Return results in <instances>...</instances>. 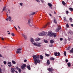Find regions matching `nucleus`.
<instances>
[{
  "label": "nucleus",
  "instance_id": "nucleus-2",
  "mask_svg": "<svg viewBox=\"0 0 73 73\" xmlns=\"http://www.w3.org/2000/svg\"><path fill=\"white\" fill-rule=\"evenodd\" d=\"M33 44L34 46H38V47H41V43L34 42L33 43Z\"/></svg>",
  "mask_w": 73,
  "mask_h": 73
},
{
  "label": "nucleus",
  "instance_id": "nucleus-56",
  "mask_svg": "<svg viewBox=\"0 0 73 73\" xmlns=\"http://www.w3.org/2000/svg\"><path fill=\"white\" fill-rule=\"evenodd\" d=\"M18 28H19V29H20V27H19V26H18Z\"/></svg>",
  "mask_w": 73,
  "mask_h": 73
},
{
  "label": "nucleus",
  "instance_id": "nucleus-55",
  "mask_svg": "<svg viewBox=\"0 0 73 73\" xmlns=\"http://www.w3.org/2000/svg\"><path fill=\"white\" fill-rule=\"evenodd\" d=\"M54 14H56V13L55 11L54 12Z\"/></svg>",
  "mask_w": 73,
  "mask_h": 73
},
{
  "label": "nucleus",
  "instance_id": "nucleus-29",
  "mask_svg": "<svg viewBox=\"0 0 73 73\" xmlns=\"http://www.w3.org/2000/svg\"><path fill=\"white\" fill-rule=\"evenodd\" d=\"M69 20L70 21V22H72V18H70Z\"/></svg>",
  "mask_w": 73,
  "mask_h": 73
},
{
  "label": "nucleus",
  "instance_id": "nucleus-23",
  "mask_svg": "<svg viewBox=\"0 0 73 73\" xmlns=\"http://www.w3.org/2000/svg\"><path fill=\"white\" fill-rule=\"evenodd\" d=\"M48 5L49 7H51L52 6V4L50 3H48Z\"/></svg>",
  "mask_w": 73,
  "mask_h": 73
},
{
  "label": "nucleus",
  "instance_id": "nucleus-8",
  "mask_svg": "<svg viewBox=\"0 0 73 73\" xmlns=\"http://www.w3.org/2000/svg\"><path fill=\"white\" fill-rule=\"evenodd\" d=\"M11 72H12V73H18L16 71L14 70V68H12L11 69Z\"/></svg>",
  "mask_w": 73,
  "mask_h": 73
},
{
  "label": "nucleus",
  "instance_id": "nucleus-58",
  "mask_svg": "<svg viewBox=\"0 0 73 73\" xmlns=\"http://www.w3.org/2000/svg\"><path fill=\"white\" fill-rule=\"evenodd\" d=\"M8 34L9 35H10V33H8Z\"/></svg>",
  "mask_w": 73,
  "mask_h": 73
},
{
  "label": "nucleus",
  "instance_id": "nucleus-15",
  "mask_svg": "<svg viewBox=\"0 0 73 73\" xmlns=\"http://www.w3.org/2000/svg\"><path fill=\"white\" fill-rule=\"evenodd\" d=\"M41 40V38H36L35 39V40L36 41H40Z\"/></svg>",
  "mask_w": 73,
  "mask_h": 73
},
{
  "label": "nucleus",
  "instance_id": "nucleus-53",
  "mask_svg": "<svg viewBox=\"0 0 73 73\" xmlns=\"http://www.w3.org/2000/svg\"><path fill=\"white\" fill-rule=\"evenodd\" d=\"M2 57V56H1V55L0 54V57Z\"/></svg>",
  "mask_w": 73,
  "mask_h": 73
},
{
  "label": "nucleus",
  "instance_id": "nucleus-11",
  "mask_svg": "<svg viewBox=\"0 0 73 73\" xmlns=\"http://www.w3.org/2000/svg\"><path fill=\"white\" fill-rule=\"evenodd\" d=\"M30 41L31 42V44H33V42H34V39L32 38H31Z\"/></svg>",
  "mask_w": 73,
  "mask_h": 73
},
{
  "label": "nucleus",
  "instance_id": "nucleus-3",
  "mask_svg": "<svg viewBox=\"0 0 73 73\" xmlns=\"http://www.w3.org/2000/svg\"><path fill=\"white\" fill-rule=\"evenodd\" d=\"M48 35H50V37H52L53 35L54 37H56V33H52L50 32H48Z\"/></svg>",
  "mask_w": 73,
  "mask_h": 73
},
{
  "label": "nucleus",
  "instance_id": "nucleus-59",
  "mask_svg": "<svg viewBox=\"0 0 73 73\" xmlns=\"http://www.w3.org/2000/svg\"><path fill=\"white\" fill-rule=\"evenodd\" d=\"M9 31H7V32H9Z\"/></svg>",
  "mask_w": 73,
  "mask_h": 73
},
{
  "label": "nucleus",
  "instance_id": "nucleus-6",
  "mask_svg": "<svg viewBox=\"0 0 73 73\" xmlns=\"http://www.w3.org/2000/svg\"><path fill=\"white\" fill-rule=\"evenodd\" d=\"M6 20L7 21H9L10 22L12 21V17L11 16H9L8 18L6 19Z\"/></svg>",
  "mask_w": 73,
  "mask_h": 73
},
{
  "label": "nucleus",
  "instance_id": "nucleus-22",
  "mask_svg": "<svg viewBox=\"0 0 73 73\" xmlns=\"http://www.w3.org/2000/svg\"><path fill=\"white\" fill-rule=\"evenodd\" d=\"M47 65H49V64H50V61H49V60H47Z\"/></svg>",
  "mask_w": 73,
  "mask_h": 73
},
{
  "label": "nucleus",
  "instance_id": "nucleus-5",
  "mask_svg": "<svg viewBox=\"0 0 73 73\" xmlns=\"http://www.w3.org/2000/svg\"><path fill=\"white\" fill-rule=\"evenodd\" d=\"M7 11V13H8V12L9 13H11V10H10V9H7V8H6V7H3V11Z\"/></svg>",
  "mask_w": 73,
  "mask_h": 73
},
{
  "label": "nucleus",
  "instance_id": "nucleus-24",
  "mask_svg": "<svg viewBox=\"0 0 73 73\" xmlns=\"http://www.w3.org/2000/svg\"><path fill=\"white\" fill-rule=\"evenodd\" d=\"M27 66V68L29 69V70H30L31 69V67H30V66Z\"/></svg>",
  "mask_w": 73,
  "mask_h": 73
},
{
  "label": "nucleus",
  "instance_id": "nucleus-33",
  "mask_svg": "<svg viewBox=\"0 0 73 73\" xmlns=\"http://www.w3.org/2000/svg\"><path fill=\"white\" fill-rule=\"evenodd\" d=\"M66 52L65 51L64 52V55L66 56Z\"/></svg>",
  "mask_w": 73,
  "mask_h": 73
},
{
  "label": "nucleus",
  "instance_id": "nucleus-25",
  "mask_svg": "<svg viewBox=\"0 0 73 73\" xmlns=\"http://www.w3.org/2000/svg\"><path fill=\"white\" fill-rule=\"evenodd\" d=\"M69 9L70 10V11H73V8L70 7L69 8Z\"/></svg>",
  "mask_w": 73,
  "mask_h": 73
},
{
  "label": "nucleus",
  "instance_id": "nucleus-1",
  "mask_svg": "<svg viewBox=\"0 0 73 73\" xmlns=\"http://www.w3.org/2000/svg\"><path fill=\"white\" fill-rule=\"evenodd\" d=\"M34 60V62L35 65H37V63H39L40 62V60H39L40 57L41 60H42L44 58V57L42 55H35L33 56Z\"/></svg>",
  "mask_w": 73,
  "mask_h": 73
},
{
  "label": "nucleus",
  "instance_id": "nucleus-7",
  "mask_svg": "<svg viewBox=\"0 0 73 73\" xmlns=\"http://www.w3.org/2000/svg\"><path fill=\"white\" fill-rule=\"evenodd\" d=\"M21 48H19L16 51V53H17V54L21 53Z\"/></svg>",
  "mask_w": 73,
  "mask_h": 73
},
{
  "label": "nucleus",
  "instance_id": "nucleus-60",
  "mask_svg": "<svg viewBox=\"0 0 73 73\" xmlns=\"http://www.w3.org/2000/svg\"><path fill=\"white\" fill-rule=\"evenodd\" d=\"M51 73H52V72H51Z\"/></svg>",
  "mask_w": 73,
  "mask_h": 73
},
{
  "label": "nucleus",
  "instance_id": "nucleus-42",
  "mask_svg": "<svg viewBox=\"0 0 73 73\" xmlns=\"http://www.w3.org/2000/svg\"><path fill=\"white\" fill-rule=\"evenodd\" d=\"M1 39L2 40H4V38H3V37H1Z\"/></svg>",
  "mask_w": 73,
  "mask_h": 73
},
{
  "label": "nucleus",
  "instance_id": "nucleus-4",
  "mask_svg": "<svg viewBox=\"0 0 73 73\" xmlns=\"http://www.w3.org/2000/svg\"><path fill=\"white\" fill-rule=\"evenodd\" d=\"M46 34H47V33L46 32L42 31L41 33H39L38 34V35L40 36H45V35H46Z\"/></svg>",
  "mask_w": 73,
  "mask_h": 73
},
{
  "label": "nucleus",
  "instance_id": "nucleus-43",
  "mask_svg": "<svg viewBox=\"0 0 73 73\" xmlns=\"http://www.w3.org/2000/svg\"><path fill=\"white\" fill-rule=\"evenodd\" d=\"M36 1H37V2H38V3H40V1L39 0H35Z\"/></svg>",
  "mask_w": 73,
  "mask_h": 73
},
{
  "label": "nucleus",
  "instance_id": "nucleus-31",
  "mask_svg": "<svg viewBox=\"0 0 73 73\" xmlns=\"http://www.w3.org/2000/svg\"><path fill=\"white\" fill-rule=\"evenodd\" d=\"M35 13H36V12H33L32 13V14H31V15H33L35 14Z\"/></svg>",
  "mask_w": 73,
  "mask_h": 73
},
{
  "label": "nucleus",
  "instance_id": "nucleus-51",
  "mask_svg": "<svg viewBox=\"0 0 73 73\" xmlns=\"http://www.w3.org/2000/svg\"><path fill=\"white\" fill-rule=\"evenodd\" d=\"M24 62H27V60H24Z\"/></svg>",
  "mask_w": 73,
  "mask_h": 73
},
{
  "label": "nucleus",
  "instance_id": "nucleus-41",
  "mask_svg": "<svg viewBox=\"0 0 73 73\" xmlns=\"http://www.w3.org/2000/svg\"><path fill=\"white\" fill-rule=\"evenodd\" d=\"M28 23L29 24V23H30V20H28Z\"/></svg>",
  "mask_w": 73,
  "mask_h": 73
},
{
  "label": "nucleus",
  "instance_id": "nucleus-21",
  "mask_svg": "<svg viewBox=\"0 0 73 73\" xmlns=\"http://www.w3.org/2000/svg\"><path fill=\"white\" fill-rule=\"evenodd\" d=\"M67 65L68 67H70V66L71 65L70 63V62L68 63L67 64Z\"/></svg>",
  "mask_w": 73,
  "mask_h": 73
},
{
  "label": "nucleus",
  "instance_id": "nucleus-36",
  "mask_svg": "<svg viewBox=\"0 0 73 73\" xmlns=\"http://www.w3.org/2000/svg\"><path fill=\"white\" fill-rule=\"evenodd\" d=\"M19 4L20 5H21V6H22L23 4V3H20Z\"/></svg>",
  "mask_w": 73,
  "mask_h": 73
},
{
  "label": "nucleus",
  "instance_id": "nucleus-38",
  "mask_svg": "<svg viewBox=\"0 0 73 73\" xmlns=\"http://www.w3.org/2000/svg\"><path fill=\"white\" fill-rule=\"evenodd\" d=\"M66 27L67 28H69V25H68V24H67L66 25Z\"/></svg>",
  "mask_w": 73,
  "mask_h": 73
},
{
  "label": "nucleus",
  "instance_id": "nucleus-40",
  "mask_svg": "<svg viewBox=\"0 0 73 73\" xmlns=\"http://www.w3.org/2000/svg\"><path fill=\"white\" fill-rule=\"evenodd\" d=\"M70 48L69 47H68L67 49V50H70Z\"/></svg>",
  "mask_w": 73,
  "mask_h": 73
},
{
  "label": "nucleus",
  "instance_id": "nucleus-27",
  "mask_svg": "<svg viewBox=\"0 0 73 73\" xmlns=\"http://www.w3.org/2000/svg\"><path fill=\"white\" fill-rule=\"evenodd\" d=\"M18 70L19 73H20L21 72V70L20 68H18Z\"/></svg>",
  "mask_w": 73,
  "mask_h": 73
},
{
  "label": "nucleus",
  "instance_id": "nucleus-37",
  "mask_svg": "<svg viewBox=\"0 0 73 73\" xmlns=\"http://www.w3.org/2000/svg\"><path fill=\"white\" fill-rule=\"evenodd\" d=\"M45 55L47 56V57H49V55L48 54H45Z\"/></svg>",
  "mask_w": 73,
  "mask_h": 73
},
{
  "label": "nucleus",
  "instance_id": "nucleus-49",
  "mask_svg": "<svg viewBox=\"0 0 73 73\" xmlns=\"http://www.w3.org/2000/svg\"><path fill=\"white\" fill-rule=\"evenodd\" d=\"M40 1L42 2V3H44V1H43L42 0H40Z\"/></svg>",
  "mask_w": 73,
  "mask_h": 73
},
{
  "label": "nucleus",
  "instance_id": "nucleus-50",
  "mask_svg": "<svg viewBox=\"0 0 73 73\" xmlns=\"http://www.w3.org/2000/svg\"><path fill=\"white\" fill-rule=\"evenodd\" d=\"M68 62V59L66 60V62Z\"/></svg>",
  "mask_w": 73,
  "mask_h": 73
},
{
  "label": "nucleus",
  "instance_id": "nucleus-32",
  "mask_svg": "<svg viewBox=\"0 0 73 73\" xmlns=\"http://www.w3.org/2000/svg\"><path fill=\"white\" fill-rule=\"evenodd\" d=\"M44 42H45V43H48V41L46 40H44Z\"/></svg>",
  "mask_w": 73,
  "mask_h": 73
},
{
  "label": "nucleus",
  "instance_id": "nucleus-45",
  "mask_svg": "<svg viewBox=\"0 0 73 73\" xmlns=\"http://www.w3.org/2000/svg\"><path fill=\"white\" fill-rule=\"evenodd\" d=\"M49 46L50 47H52V46H53L52 44L49 45Z\"/></svg>",
  "mask_w": 73,
  "mask_h": 73
},
{
  "label": "nucleus",
  "instance_id": "nucleus-20",
  "mask_svg": "<svg viewBox=\"0 0 73 73\" xmlns=\"http://www.w3.org/2000/svg\"><path fill=\"white\" fill-rule=\"evenodd\" d=\"M50 43H51V44H53V43L54 42V41L52 40H50Z\"/></svg>",
  "mask_w": 73,
  "mask_h": 73
},
{
  "label": "nucleus",
  "instance_id": "nucleus-14",
  "mask_svg": "<svg viewBox=\"0 0 73 73\" xmlns=\"http://www.w3.org/2000/svg\"><path fill=\"white\" fill-rule=\"evenodd\" d=\"M7 65L9 66V67H11L12 66V64H11V62H9L7 63Z\"/></svg>",
  "mask_w": 73,
  "mask_h": 73
},
{
  "label": "nucleus",
  "instance_id": "nucleus-46",
  "mask_svg": "<svg viewBox=\"0 0 73 73\" xmlns=\"http://www.w3.org/2000/svg\"><path fill=\"white\" fill-rule=\"evenodd\" d=\"M3 63H4V64H7V62L5 61H4L3 62Z\"/></svg>",
  "mask_w": 73,
  "mask_h": 73
},
{
  "label": "nucleus",
  "instance_id": "nucleus-34",
  "mask_svg": "<svg viewBox=\"0 0 73 73\" xmlns=\"http://www.w3.org/2000/svg\"><path fill=\"white\" fill-rule=\"evenodd\" d=\"M64 21H66V17H64Z\"/></svg>",
  "mask_w": 73,
  "mask_h": 73
},
{
  "label": "nucleus",
  "instance_id": "nucleus-13",
  "mask_svg": "<svg viewBox=\"0 0 73 73\" xmlns=\"http://www.w3.org/2000/svg\"><path fill=\"white\" fill-rule=\"evenodd\" d=\"M48 70L49 72H52L53 70V69L52 68H48Z\"/></svg>",
  "mask_w": 73,
  "mask_h": 73
},
{
  "label": "nucleus",
  "instance_id": "nucleus-19",
  "mask_svg": "<svg viewBox=\"0 0 73 73\" xmlns=\"http://www.w3.org/2000/svg\"><path fill=\"white\" fill-rule=\"evenodd\" d=\"M50 24V23L48 22L47 24L44 27V28H45L48 25H49Z\"/></svg>",
  "mask_w": 73,
  "mask_h": 73
},
{
  "label": "nucleus",
  "instance_id": "nucleus-18",
  "mask_svg": "<svg viewBox=\"0 0 73 73\" xmlns=\"http://www.w3.org/2000/svg\"><path fill=\"white\" fill-rule=\"evenodd\" d=\"M70 53H73V48H72L70 50Z\"/></svg>",
  "mask_w": 73,
  "mask_h": 73
},
{
  "label": "nucleus",
  "instance_id": "nucleus-52",
  "mask_svg": "<svg viewBox=\"0 0 73 73\" xmlns=\"http://www.w3.org/2000/svg\"><path fill=\"white\" fill-rule=\"evenodd\" d=\"M49 15L50 16H52V15L51 14H49Z\"/></svg>",
  "mask_w": 73,
  "mask_h": 73
},
{
  "label": "nucleus",
  "instance_id": "nucleus-54",
  "mask_svg": "<svg viewBox=\"0 0 73 73\" xmlns=\"http://www.w3.org/2000/svg\"><path fill=\"white\" fill-rule=\"evenodd\" d=\"M71 26H72V27H73V24H71Z\"/></svg>",
  "mask_w": 73,
  "mask_h": 73
},
{
  "label": "nucleus",
  "instance_id": "nucleus-57",
  "mask_svg": "<svg viewBox=\"0 0 73 73\" xmlns=\"http://www.w3.org/2000/svg\"><path fill=\"white\" fill-rule=\"evenodd\" d=\"M7 17H8V14H7Z\"/></svg>",
  "mask_w": 73,
  "mask_h": 73
},
{
  "label": "nucleus",
  "instance_id": "nucleus-12",
  "mask_svg": "<svg viewBox=\"0 0 73 73\" xmlns=\"http://www.w3.org/2000/svg\"><path fill=\"white\" fill-rule=\"evenodd\" d=\"M61 29V27L60 26H58V28L57 29H56V32H58L59 31H60V29Z\"/></svg>",
  "mask_w": 73,
  "mask_h": 73
},
{
  "label": "nucleus",
  "instance_id": "nucleus-17",
  "mask_svg": "<svg viewBox=\"0 0 73 73\" xmlns=\"http://www.w3.org/2000/svg\"><path fill=\"white\" fill-rule=\"evenodd\" d=\"M54 22L55 24H57V21L56 19V18L54 17Z\"/></svg>",
  "mask_w": 73,
  "mask_h": 73
},
{
  "label": "nucleus",
  "instance_id": "nucleus-28",
  "mask_svg": "<svg viewBox=\"0 0 73 73\" xmlns=\"http://www.w3.org/2000/svg\"><path fill=\"white\" fill-rule=\"evenodd\" d=\"M62 4L64 5H65L66 4L65 3L64 1H62Z\"/></svg>",
  "mask_w": 73,
  "mask_h": 73
},
{
  "label": "nucleus",
  "instance_id": "nucleus-30",
  "mask_svg": "<svg viewBox=\"0 0 73 73\" xmlns=\"http://www.w3.org/2000/svg\"><path fill=\"white\" fill-rule=\"evenodd\" d=\"M12 63L13 64H16V62H15V61H14L13 60Z\"/></svg>",
  "mask_w": 73,
  "mask_h": 73
},
{
  "label": "nucleus",
  "instance_id": "nucleus-9",
  "mask_svg": "<svg viewBox=\"0 0 73 73\" xmlns=\"http://www.w3.org/2000/svg\"><path fill=\"white\" fill-rule=\"evenodd\" d=\"M54 54L55 56L56 57L57 56H59L60 55V53H59V52H54Z\"/></svg>",
  "mask_w": 73,
  "mask_h": 73
},
{
  "label": "nucleus",
  "instance_id": "nucleus-16",
  "mask_svg": "<svg viewBox=\"0 0 73 73\" xmlns=\"http://www.w3.org/2000/svg\"><path fill=\"white\" fill-rule=\"evenodd\" d=\"M22 36L23 37H24L25 39H27V36L26 35H25L24 34H22Z\"/></svg>",
  "mask_w": 73,
  "mask_h": 73
},
{
  "label": "nucleus",
  "instance_id": "nucleus-48",
  "mask_svg": "<svg viewBox=\"0 0 73 73\" xmlns=\"http://www.w3.org/2000/svg\"><path fill=\"white\" fill-rule=\"evenodd\" d=\"M62 40H63L62 38H60V41H62Z\"/></svg>",
  "mask_w": 73,
  "mask_h": 73
},
{
  "label": "nucleus",
  "instance_id": "nucleus-39",
  "mask_svg": "<svg viewBox=\"0 0 73 73\" xmlns=\"http://www.w3.org/2000/svg\"><path fill=\"white\" fill-rule=\"evenodd\" d=\"M14 27L15 28V29L16 30V31H17V28H16V27L15 26H14Z\"/></svg>",
  "mask_w": 73,
  "mask_h": 73
},
{
  "label": "nucleus",
  "instance_id": "nucleus-44",
  "mask_svg": "<svg viewBox=\"0 0 73 73\" xmlns=\"http://www.w3.org/2000/svg\"><path fill=\"white\" fill-rule=\"evenodd\" d=\"M12 36H15V34L13 33H12L11 34Z\"/></svg>",
  "mask_w": 73,
  "mask_h": 73
},
{
  "label": "nucleus",
  "instance_id": "nucleus-35",
  "mask_svg": "<svg viewBox=\"0 0 73 73\" xmlns=\"http://www.w3.org/2000/svg\"><path fill=\"white\" fill-rule=\"evenodd\" d=\"M66 13L67 14H68V13H69V11H66Z\"/></svg>",
  "mask_w": 73,
  "mask_h": 73
},
{
  "label": "nucleus",
  "instance_id": "nucleus-26",
  "mask_svg": "<svg viewBox=\"0 0 73 73\" xmlns=\"http://www.w3.org/2000/svg\"><path fill=\"white\" fill-rule=\"evenodd\" d=\"M50 60H54V58L53 57H51L50 58Z\"/></svg>",
  "mask_w": 73,
  "mask_h": 73
},
{
  "label": "nucleus",
  "instance_id": "nucleus-47",
  "mask_svg": "<svg viewBox=\"0 0 73 73\" xmlns=\"http://www.w3.org/2000/svg\"><path fill=\"white\" fill-rule=\"evenodd\" d=\"M1 68H0V73H1Z\"/></svg>",
  "mask_w": 73,
  "mask_h": 73
},
{
  "label": "nucleus",
  "instance_id": "nucleus-10",
  "mask_svg": "<svg viewBox=\"0 0 73 73\" xmlns=\"http://www.w3.org/2000/svg\"><path fill=\"white\" fill-rule=\"evenodd\" d=\"M25 67H26V64H23V65L21 66L22 69H25Z\"/></svg>",
  "mask_w": 73,
  "mask_h": 73
}]
</instances>
